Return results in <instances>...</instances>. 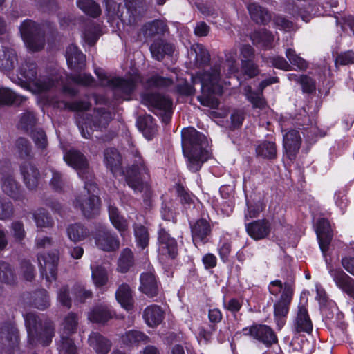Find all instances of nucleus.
Masks as SVG:
<instances>
[{
  "label": "nucleus",
  "instance_id": "46",
  "mask_svg": "<svg viewBox=\"0 0 354 354\" xmlns=\"http://www.w3.org/2000/svg\"><path fill=\"white\" fill-rule=\"evenodd\" d=\"M31 304L39 310H45L50 306V299L46 290L35 291L31 296Z\"/></svg>",
  "mask_w": 354,
  "mask_h": 354
},
{
  "label": "nucleus",
  "instance_id": "29",
  "mask_svg": "<svg viewBox=\"0 0 354 354\" xmlns=\"http://www.w3.org/2000/svg\"><path fill=\"white\" fill-rule=\"evenodd\" d=\"M113 317V312L111 307L106 304H100L94 306L88 314L89 321L105 324Z\"/></svg>",
  "mask_w": 354,
  "mask_h": 354
},
{
  "label": "nucleus",
  "instance_id": "56",
  "mask_svg": "<svg viewBox=\"0 0 354 354\" xmlns=\"http://www.w3.org/2000/svg\"><path fill=\"white\" fill-rule=\"evenodd\" d=\"M58 354H77V349L73 341L68 336H61L57 344Z\"/></svg>",
  "mask_w": 354,
  "mask_h": 354
},
{
  "label": "nucleus",
  "instance_id": "58",
  "mask_svg": "<svg viewBox=\"0 0 354 354\" xmlns=\"http://www.w3.org/2000/svg\"><path fill=\"white\" fill-rule=\"evenodd\" d=\"M337 311L338 309L335 304L333 303H330L328 305L326 306H322L321 308L322 316L326 320L327 324L330 326H334L337 324V318L335 316H340L339 315L337 314Z\"/></svg>",
  "mask_w": 354,
  "mask_h": 354
},
{
  "label": "nucleus",
  "instance_id": "55",
  "mask_svg": "<svg viewBox=\"0 0 354 354\" xmlns=\"http://www.w3.org/2000/svg\"><path fill=\"white\" fill-rule=\"evenodd\" d=\"M133 264V256L132 251L129 248L122 250L118 260V270L121 272H127Z\"/></svg>",
  "mask_w": 354,
  "mask_h": 354
},
{
  "label": "nucleus",
  "instance_id": "9",
  "mask_svg": "<svg viewBox=\"0 0 354 354\" xmlns=\"http://www.w3.org/2000/svg\"><path fill=\"white\" fill-rule=\"evenodd\" d=\"M19 30L24 42L30 50L37 51L44 48V32L39 24L26 19L21 24Z\"/></svg>",
  "mask_w": 354,
  "mask_h": 354
},
{
  "label": "nucleus",
  "instance_id": "48",
  "mask_svg": "<svg viewBox=\"0 0 354 354\" xmlns=\"http://www.w3.org/2000/svg\"><path fill=\"white\" fill-rule=\"evenodd\" d=\"M76 4L85 14L92 17H97L101 14L100 6L93 0H77Z\"/></svg>",
  "mask_w": 354,
  "mask_h": 354
},
{
  "label": "nucleus",
  "instance_id": "27",
  "mask_svg": "<svg viewBox=\"0 0 354 354\" xmlns=\"http://www.w3.org/2000/svg\"><path fill=\"white\" fill-rule=\"evenodd\" d=\"M66 59L69 68L81 70L85 66L86 56L73 44L68 46L66 50Z\"/></svg>",
  "mask_w": 354,
  "mask_h": 354
},
{
  "label": "nucleus",
  "instance_id": "36",
  "mask_svg": "<svg viewBox=\"0 0 354 354\" xmlns=\"http://www.w3.org/2000/svg\"><path fill=\"white\" fill-rule=\"evenodd\" d=\"M174 50L172 44L162 39L155 41L150 47L152 57L158 61L162 60L165 55H171Z\"/></svg>",
  "mask_w": 354,
  "mask_h": 354
},
{
  "label": "nucleus",
  "instance_id": "43",
  "mask_svg": "<svg viewBox=\"0 0 354 354\" xmlns=\"http://www.w3.org/2000/svg\"><path fill=\"white\" fill-rule=\"evenodd\" d=\"M100 27L92 21L88 22L82 32L84 41L90 46L94 45L101 36Z\"/></svg>",
  "mask_w": 354,
  "mask_h": 354
},
{
  "label": "nucleus",
  "instance_id": "61",
  "mask_svg": "<svg viewBox=\"0 0 354 354\" xmlns=\"http://www.w3.org/2000/svg\"><path fill=\"white\" fill-rule=\"evenodd\" d=\"M19 272L26 281H31L35 278V267L29 260L23 259L21 261Z\"/></svg>",
  "mask_w": 354,
  "mask_h": 354
},
{
  "label": "nucleus",
  "instance_id": "11",
  "mask_svg": "<svg viewBox=\"0 0 354 354\" xmlns=\"http://www.w3.org/2000/svg\"><path fill=\"white\" fill-rule=\"evenodd\" d=\"M84 189L83 194L75 198L74 206L80 209L86 218H89L96 216L99 212L100 198L94 194L97 189V184L95 183V187L93 189L88 186V188L84 187Z\"/></svg>",
  "mask_w": 354,
  "mask_h": 354
},
{
  "label": "nucleus",
  "instance_id": "24",
  "mask_svg": "<svg viewBox=\"0 0 354 354\" xmlns=\"http://www.w3.org/2000/svg\"><path fill=\"white\" fill-rule=\"evenodd\" d=\"M104 156V164L114 176L124 174L122 169V157L115 149L109 148L106 149Z\"/></svg>",
  "mask_w": 354,
  "mask_h": 354
},
{
  "label": "nucleus",
  "instance_id": "26",
  "mask_svg": "<svg viewBox=\"0 0 354 354\" xmlns=\"http://www.w3.org/2000/svg\"><path fill=\"white\" fill-rule=\"evenodd\" d=\"M139 290L149 297H153L158 293V284L154 274L151 272L142 273L140 277Z\"/></svg>",
  "mask_w": 354,
  "mask_h": 354
},
{
  "label": "nucleus",
  "instance_id": "47",
  "mask_svg": "<svg viewBox=\"0 0 354 354\" xmlns=\"http://www.w3.org/2000/svg\"><path fill=\"white\" fill-rule=\"evenodd\" d=\"M91 277L93 283L97 287L105 286L108 282V272L102 266H91Z\"/></svg>",
  "mask_w": 354,
  "mask_h": 354
},
{
  "label": "nucleus",
  "instance_id": "41",
  "mask_svg": "<svg viewBox=\"0 0 354 354\" xmlns=\"http://www.w3.org/2000/svg\"><path fill=\"white\" fill-rule=\"evenodd\" d=\"M251 39L252 43L256 46L263 48H270L274 40V37L270 32L263 28L254 31L251 35Z\"/></svg>",
  "mask_w": 354,
  "mask_h": 354
},
{
  "label": "nucleus",
  "instance_id": "7",
  "mask_svg": "<svg viewBox=\"0 0 354 354\" xmlns=\"http://www.w3.org/2000/svg\"><path fill=\"white\" fill-rule=\"evenodd\" d=\"M65 162L76 170L78 176L84 182L85 187H95V181L93 171L89 168L86 158L80 151L71 149L64 155Z\"/></svg>",
  "mask_w": 354,
  "mask_h": 354
},
{
  "label": "nucleus",
  "instance_id": "13",
  "mask_svg": "<svg viewBox=\"0 0 354 354\" xmlns=\"http://www.w3.org/2000/svg\"><path fill=\"white\" fill-rule=\"evenodd\" d=\"M96 246L104 252H113L120 247V241L117 235L106 226L99 223L93 234Z\"/></svg>",
  "mask_w": 354,
  "mask_h": 354
},
{
  "label": "nucleus",
  "instance_id": "5",
  "mask_svg": "<svg viewBox=\"0 0 354 354\" xmlns=\"http://www.w3.org/2000/svg\"><path fill=\"white\" fill-rule=\"evenodd\" d=\"M28 342L32 345L41 344L48 345L55 334V326L52 321L42 322L34 313H28L24 315Z\"/></svg>",
  "mask_w": 354,
  "mask_h": 354
},
{
  "label": "nucleus",
  "instance_id": "51",
  "mask_svg": "<svg viewBox=\"0 0 354 354\" xmlns=\"http://www.w3.org/2000/svg\"><path fill=\"white\" fill-rule=\"evenodd\" d=\"M33 219L37 227H50L53 221L50 214L44 209H38L32 213Z\"/></svg>",
  "mask_w": 354,
  "mask_h": 354
},
{
  "label": "nucleus",
  "instance_id": "40",
  "mask_svg": "<svg viewBox=\"0 0 354 354\" xmlns=\"http://www.w3.org/2000/svg\"><path fill=\"white\" fill-rule=\"evenodd\" d=\"M78 326L77 315L71 312L67 314L61 325L60 336H70L75 333Z\"/></svg>",
  "mask_w": 354,
  "mask_h": 354
},
{
  "label": "nucleus",
  "instance_id": "54",
  "mask_svg": "<svg viewBox=\"0 0 354 354\" xmlns=\"http://www.w3.org/2000/svg\"><path fill=\"white\" fill-rule=\"evenodd\" d=\"M5 335V342L3 344L10 348H14L18 344V331L12 326H7L2 328V332Z\"/></svg>",
  "mask_w": 354,
  "mask_h": 354
},
{
  "label": "nucleus",
  "instance_id": "18",
  "mask_svg": "<svg viewBox=\"0 0 354 354\" xmlns=\"http://www.w3.org/2000/svg\"><path fill=\"white\" fill-rule=\"evenodd\" d=\"M158 254L161 259H174L177 255V243L165 228L160 225L158 232Z\"/></svg>",
  "mask_w": 354,
  "mask_h": 354
},
{
  "label": "nucleus",
  "instance_id": "37",
  "mask_svg": "<svg viewBox=\"0 0 354 354\" xmlns=\"http://www.w3.org/2000/svg\"><path fill=\"white\" fill-rule=\"evenodd\" d=\"M248 10L253 21L257 24H266L271 19V15L265 8L256 3L248 5Z\"/></svg>",
  "mask_w": 354,
  "mask_h": 354
},
{
  "label": "nucleus",
  "instance_id": "17",
  "mask_svg": "<svg viewBox=\"0 0 354 354\" xmlns=\"http://www.w3.org/2000/svg\"><path fill=\"white\" fill-rule=\"evenodd\" d=\"M36 122L35 114L32 112L27 111L23 114L20 120L21 127L29 131L31 129V137L36 146L40 149H45L48 145L47 138L45 132L39 128L32 129Z\"/></svg>",
  "mask_w": 354,
  "mask_h": 354
},
{
  "label": "nucleus",
  "instance_id": "62",
  "mask_svg": "<svg viewBox=\"0 0 354 354\" xmlns=\"http://www.w3.org/2000/svg\"><path fill=\"white\" fill-rule=\"evenodd\" d=\"M173 84L171 79L163 77L159 75H154L147 82V86L149 88H165Z\"/></svg>",
  "mask_w": 354,
  "mask_h": 354
},
{
  "label": "nucleus",
  "instance_id": "32",
  "mask_svg": "<svg viewBox=\"0 0 354 354\" xmlns=\"http://www.w3.org/2000/svg\"><path fill=\"white\" fill-rule=\"evenodd\" d=\"M88 342L97 354H107L111 346L110 341L97 332L90 334Z\"/></svg>",
  "mask_w": 354,
  "mask_h": 354
},
{
  "label": "nucleus",
  "instance_id": "1",
  "mask_svg": "<svg viewBox=\"0 0 354 354\" xmlns=\"http://www.w3.org/2000/svg\"><path fill=\"white\" fill-rule=\"evenodd\" d=\"M316 234L319 248L322 252L326 269L335 286L350 297H354V278H351L341 268L334 266L326 252L333 239V233L329 221L320 218L317 223Z\"/></svg>",
  "mask_w": 354,
  "mask_h": 354
},
{
  "label": "nucleus",
  "instance_id": "3",
  "mask_svg": "<svg viewBox=\"0 0 354 354\" xmlns=\"http://www.w3.org/2000/svg\"><path fill=\"white\" fill-rule=\"evenodd\" d=\"M221 78V66L215 64L209 70L198 73L196 77H192V84L201 86V93L197 97L201 104L211 109H217L219 101L216 97L220 95L222 88L219 85Z\"/></svg>",
  "mask_w": 354,
  "mask_h": 354
},
{
  "label": "nucleus",
  "instance_id": "15",
  "mask_svg": "<svg viewBox=\"0 0 354 354\" xmlns=\"http://www.w3.org/2000/svg\"><path fill=\"white\" fill-rule=\"evenodd\" d=\"M244 336L255 339L266 347H270L278 342L277 337L274 330L268 325L254 324L242 329Z\"/></svg>",
  "mask_w": 354,
  "mask_h": 354
},
{
  "label": "nucleus",
  "instance_id": "2",
  "mask_svg": "<svg viewBox=\"0 0 354 354\" xmlns=\"http://www.w3.org/2000/svg\"><path fill=\"white\" fill-rule=\"evenodd\" d=\"M206 142L205 136L194 128L182 131L183 151L187 158V167L192 171H198L209 158L210 154L205 148Z\"/></svg>",
  "mask_w": 354,
  "mask_h": 354
},
{
  "label": "nucleus",
  "instance_id": "64",
  "mask_svg": "<svg viewBox=\"0 0 354 354\" xmlns=\"http://www.w3.org/2000/svg\"><path fill=\"white\" fill-rule=\"evenodd\" d=\"M16 148L19 156L21 158L30 157L31 152V146L29 142L24 138H19L16 141Z\"/></svg>",
  "mask_w": 354,
  "mask_h": 354
},
{
  "label": "nucleus",
  "instance_id": "4",
  "mask_svg": "<svg viewBox=\"0 0 354 354\" xmlns=\"http://www.w3.org/2000/svg\"><path fill=\"white\" fill-rule=\"evenodd\" d=\"M133 163L127 170L125 180L135 193L142 194L143 200L147 204L152 196L149 184V170L137 150L133 151Z\"/></svg>",
  "mask_w": 354,
  "mask_h": 354
},
{
  "label": "nucleus",
  "instance_id": "10",
  "mask_svg": "<svg viewBox=\"0 0 354 354\" xmlns=\"http://www.w3.org/2000/svg\"><path fill=\"white\" fill-rule=\"evenodd\" d=\"M95 74L101 80L102 84L113 88L114 95L118 98L129 100L128 97L134 91L136 83L140 80L139 77H134L131 79H122L119 77L109 79L101 71H95Z\"/></svg>",
  "mask_w": 354,
  "mask_h": 354
},
{
  "label": "nucleus",
  "instance_id": "60",
  "mask_svg": "<svg viewBox=\"0 0 354 354\" xmlns=\"http://www.w3.org/2000/svg\"><path fill=\"white\" fill-rule=\"evenodd\" d=\"M50 187L56 192H62L67 184L66 178L59 171L51 169Z\"/></svg>",
  "mask_w": 354,
  "mask_h": 354
},
{
  "label": "nucleus",
  "instance_id": "38",
  "mask_svg": "<svg viewBox=\"0 0 354 354\" xmlns=\"http://www.w3.org/2000/svg\"><path fill=\"white\" fill-rule=\"evenodd\" d=\"M66 234L68 239L74 242H80L88 237L90 232L84 225L76 223L69 225L66 228Z\"/></svg>",
  "mask_w": 354,
  "mask_h": 354
},
{
  "label": "nucleus",
  "instance_id": "63",
  "mask_svg": "<svg viewBox=\"0 0 354 354\" xmlns=\"http://www.w3.org/2000/svg\"><path fill=\"white\" fill-rule=\"evenodd\" d=\"M285 10L294 17H300L302 20L306 22L309 21L311 18V16L308 12L301 10V9H299V8L293 3H288L286 6Z\"/></svg>",
  "mask_w": 354,
  "mask_h": 354
},
{
  "label": "nucleus",
  "instance_id": "22",
  "mask_svg": "<svg viewBox=\"0 0 354 354\" xmlns=\"http://www.w3.org/2000/svg\"><path fill=\"white\" fill-rule=\"evenodd\" d=\"M191 232L193 242L196 245L198 242L205 243L208 241V237L211 234L212 228L206 219L201 218L191 225Z\"/></svg>",
  "mask_w": 354,
  "mask_h": 354
},
{
  "label": "nucleus",
  "instance_id": "23",
  "mask_svg": "<svg viewBox=\"0 0 354 354\" xmlns=\"http://www.w3.org/2000/svg\"><path fill=\"white\" fill-rule=\"evenodd\" d=\"M294 330L297 333H310L313 329V324L308 310L304 304L298 306L296 317L293 324Z\"/></svg>",
  "mask_w": 354,
  "mask_h": 354
},
{
  "label": "nucleus",
  "instance_id": "28",
  "mask_svg": "<svg viewBox=\"0 0 354 354\" xmlns=\"http://www.w3.org/2000/svg\"><path fill=\"white\" fill-rule=\"evenodd\" d=\"M248 234L255 240L266 237L270 231V225L266 220H257L245 225Z\"/></svg>",
  "mask_w": 354,
  "mask_h": 354
},
{
  "label": "nucleus",
  "instance_id": "31",
  "mask_svg": "<svg viewBox=\"0 0 354 354\" xmlns=\"http://www.w3.org/2000/svg\"><path fill=\"white\" fill-rule=\"evenodd\" d=\"M167 30L166 24L160 20H154L145 24L141 28L140 35H143L146 39L163 35Z\"/></svg>",
  "mask_w": 354,
  "mask_h": 354
},
{
  "label": "nucleus",
  "instance_id": "25",
  "mask_svg": "<svg viewBox=\"0 0 354 354\" xmlns=\"http://www.w3.org/2000/svg\"><path fill=\"white\" fill-rule=\"evenodd\" d=\"M301 142L299 133L296 130H290L284 135L283 146L290 160H293L295 158L300 148Z\"/></svg>",
  "mask_w": 354,
  "mask_h": 354
},
{
  "label": "nucleus",
  "instance_id": "42",
  "mask_svg": "<svg viewBox=\"0 0 354 354\" xmlns=\"http://www.w3.org/2000/svg\"><path fill=\"white\" fill-rule=\"evenodd\" d=\"M225 55V61L223 66V74L230 75L236 73L239 71L236 49L232 48L226 51Z\"/></svg>",
  "mask_w": 354,
  "mask_h": 354
},
{
  "label": "nucleus",
  "instance_id": "30",
  "mask_svg": "<svg viewBox=\"0 0 354 354\" xmlns=\"http://www.w3.org/2000/svg\"><path fill=\"white\" fill-rule=\"evenodd\" d=\"M142 317L149 326L155 327L162 322L164 311L158 305H151L144 310Z\"/></svg>",
  "mask_w": 354,
  "mask_h": 354
},
{
  "label": "nucleus",
  "instance_id": "59",
  "mask_svg": "<svg viewBox=\"0 0 354 354\" xmlns=\"http://www.w3.org/2000/svg\"><path fill=\"white\" fill-rule=\"evenodd\" d=\"M137 124L139 129L148 139H149L154 133L153 118L150 115H147L145 118L140 117L137 120Z\"/></svg>",
  "mask_w": 354,
  "mask_h": 354
},
{
  "label": "nucleus",
  "instance_id": "33",
  "mask_svg": "<svg viewBox=\"0 0 354 354\" xmlns=\"http://www.w3.org/2000/svg\"><path fill=\"white\" fill-rule=\"evenodd\" d=\"M18 64L16 51L11 48H3L0 52V70L6 72L12 71Z\"/></svg>",
  "mask_w": 354,
  "mask_h": 354
},
{
  "label": "nucleus",
  "instance_id": "35",
  "mask_svg": "<svg viewBox=\"0 0 354 354\" xmlns=\"http://www.w3.org/2000/svg\"><path fill=\"white\" fill-rule=\"evenodd\" d=\"M115 298L122 308L131 310L133 307L132 290L129 285L121 284L115 292Z\"/></svg>",
  "mask_w": 354,
  "mask_h": 354
},
{
  "label": "nucleus",
  "instance_id": "14",
  "mask_svg": "<svg viewBox=\"0 0 354 354\" xmlns=\"http://www.w3.org/2000/svg\"><path fill=\"white\" fill-rule=\"evenodd\" d=\"M142 102L153 111L163 112L165 122L170 120L172 102L169 97L158 93H146L142 95Z\"/></svg>",
  "mask_w": 354,
  "mask_h": 354
},
{
  "label": "nucleus",
  "instance_id": "20",
  "mask_svg": "<svg viewBox=\"0 0 354 354\" xmlns=\"http://www.w3.org/2000/svg\"><path fill=\"white\" fill-rule=\"evenodd\" d=\"M279 82L277 77H270L263 80L259 84V92H254L251 90L250 87L245 88L246 97L248 100L252 104L254 107L262 109L266 106V101L263 97V89L272 84Z\"/></svg>",
  "mask_w": 354,
  "mask_h": 354
},
{
  "label": "nucleus",
  "instance_id": "19",
  "mask_svg": "<svg viewBox=\"0 0 354 354\" xmlns=\"http://www.w3.org/2000/svg\"><path fill=\"white\" fill-rule=\"evenodd\" d=\"M37 259L41 275L45 277L48 282L55 280L59 259L58 251L48 253L47 256L39 255Z\"/></svg>",
  "mask_w": 354,
  "mask_h": 354
},
{
  "label": "nucleus",
  "instance_id": "34",
  "mask_svg": "<svg viewBox=\"0 0 354 354\" xmlns=\"http://www.w3.org/2000/svg\"><path fill=\"white\" fill-rule=\"evenodd\" d=\"M189 55L194 57V64L198 68L207 65L210 61V55L208 50L201 44H194L192 45Z\"/></svg>",
  "mask_w": 354,
  "mask_h": 354
},
{
  "label": "nucleus",
  "instance_id": "39",
  "mask_svg": "<svg viewBox=\"0 0 354 354\" xmlns=\"http://www.w3.org/2000/svg\"><path fill=\"white\" fill-rule=\"evenodd\" d=\"M1 189L8 196L18 198L20 187L11 174H6L1 178Z\"/></svg>",
  "mask_w": 354,
  "mask_h": 354
},
{
  "label": "nucleus",
  "instance_id": "49",
  "mask_svg": "<svg viewBox=\"0 0 354 354\" xmlns=\"http://www.w3.org/2000/svg\"><path fill=\"white\" fill-rule=\"evenodd\" d=\"M17 279L13 268L8 263L0 260V282L13 284Z\"/></svg>",
  "mask_w": 354,
  "mask_h": 354
},
{
  "label": "nucleus",
  "instance_id": "50",
  "mask_svg": "<svg viewBox=\"0 0 354 354\" xmlns=\"http://www.w3.org/2000/svg\"><path fill=\"white\" fill-rule=\"evenodd\" d=\"M122 340L124 344L132 346L142 342H148L149 337L140 331L132 330L127 332L122 336Z\"/></svg>",
  "mask_w": 354,
  "mask_h": 354
},
{
  "label": "nucleus",
  "instance_id": "57",
  "mask_svg": "<svg viewBox=\"0 0 354 354\" xmlns=\"http://www.w3.org/2000/svg\"><path fill=\"white\" fill-rule=\"evenodd\" d=\"M286 56L290 64L296 66L299 71H305L308 67V62L290 48L286 49Z\"/></svg>",
  "mask_w": 354,
  "mask_h": 354
},
{
  "label": "nucleus",
  "instance_id": "44",
  "mask_svg": "<svg viewBox=\"0 0 354 354\" xmlns=\"http://www.w3.org/2000/svg\"><path fill=\"white\" fill-rule=\"evenodd\" d=\"M109 215L113 225L120 232L121 236H124L128 225L127 221L120 216L118 208L110 205L109 206Z\"/></svg>",
  "mask_w": 354,
  "mask_h": 354
},
{
  "label": "nucleus",
  "instance_id": "12",
  "mask_svg": "<svg viewBox=\"0 0 354 354\" xmlns=\"http://www.w3.org/2000/svg\"><path fill=\"white\" fill-rule=\"evenodd\" d=\"M111 119V113L101 109L95 111L93 115L91 118L87 117L85 121L78 120L77 123L82 137L88 139L92 134L91 124L96 130L102 129L108 125Z\"/></svg>",
  "mask_w": 354,
  "mask_h": 354
},
{
  "label": "nucleus",
  "instance_id": "45",
  "mask_svg": "<svg viewBox=\"0 0 354 354\" xmlns=\"http://www.w3.org/2000/svg\"><path fill=\"white\" fill-rule=\"evenodd\" d=\"M258 156L266 159H274L277 156V150L275 142L272 141H263L256 148Z\"/></svg>",
  "mask_w": 354,
  "mask_h": 354
},
{
  "label": "nucleus",
  "instance_id": "21",
  "mask_svg": "<svg viewBox=\"0 0 354 354\" xmlns=\"http://www.w3.org/2000/svg\"><path fill=\"white\" fill-rule=\"evenodd\" d=\"M21 174L24 182L29 189L37 187L40 179V173L38 169L30 161H25L21 165Z\"/></svg>",
  "mask_w": 354,
  "mask_h": 354
},
{
  "label": "nucleus",
  "instance_id": "52",
  "mask_svg": "<svg viewBox=\"0 0 354 354\" xmlns=\"http://www.w3.org/2000/svg\"><path fill=\"white\" fill-rule=\"evenodd\" d=\"M26 100V98L17 95L8 88H0V104H14L19 105Z\"/></svg>",
  "mask_w": 354,
  "mask_h": 354
},
{
  "label": "nucleus",
  "instance_id": "16",
  "mask_svg": "<svg viewBox=\"0 0 354 354\" xmlns=\"http://www.w3.org/2000/svg\"><path fill=\"white\" fill-rule=\"evenodd\" d=\"M292 295L293 288L287 286L280 297L274 303V317L279 329H281L286 323Z\"/></svg>",
  "mask_w": 354,
  "mask_h": 354
},
{
  "label": "nucleus",
  "instance_id": "8",
  "mask_svg": "<svg viewBox=\"0 0 354 354\" xmlns=\"http://www.w3.org/2000/svg\"><path fill=\"white\" fill-rule=\"evenodd\" d=\"M19 79L25 83L31 85L38 91H45L59 84L57 80L49 77H37V66L33 62H27L19 68Z\"/></svg>",
  "mask_w": 354,
  "mask_h": 354
},
{
  "label": "nucleus",
  "instance_id": "6",
  "mask_svg": "<svg viewBox=\"0 0 354 354\" xmlns=\"http://www.w3.org/2000/svg\"><path fill=\"white\" fill-rule=\"evenodd\" d=\"M106 11L109 20L120 19L127 25L135 24L141 17L145 10V3L142 0H127L125 3L126 12H120V6L113 0H104Z\"/></svg>",
  "mask_w": 354,
  "mask_h": 354
},
{
  "label": "nucleus",
  "instance_id": "53",
  "mask_svg": "<svg viewBox=\"0 0 354 354\" xmlns=\"http://www.w3.org/2000/svg\"><path fill=\"white\" fill-rule=\"evenodd\" d=\"M134 235L137 245L142 249L147 247L149 241V234L146 227L142 225L134 226Z\"/></svg>",
  "mask_w": 354,
  "mask_h": 354
}]
</instances>
